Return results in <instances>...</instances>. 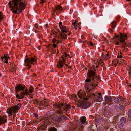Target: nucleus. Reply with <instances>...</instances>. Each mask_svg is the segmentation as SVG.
Wrapping results in <instances>:
<instances>
[{
    "mask_svg": "<svg viewBox=\"0 0 131 131\" xmlns=\"http://www.w3.org/2000/svg\"><path fill=\"white\" fill-rule=\"evenodd\" d=\"M25 0H12L9 2L8 5L13 13L19 14L24 9L26 6L24 3Z\"/></svg>",
    "mask_w": 131,
    "mask_h": 131,
    "instance_id": "obj_1",
    "label": "nucleus"
},
{
    "mask_svg": "<svg viewBox=\"0 0 131 131\" xmlns=\"http://www.w3.org/2000/svg\"><path fill=\"white\" fill-rule=\"evenodd\" d=\"M21 105V103H19L17 105L9 108L7 110V112L10 115H12L15 114L20 109Z\"/></svg>",
    "mask_w": 131,
    "mask_h": 131,
    "instance_id": "obj_2",
    "label": "nucleus"
},
{
    "mask_svg": "<svg viewBox=\"0 0 131 131\" xmlns=\"http://www.w3.org/2000/svg\"><path fill=\"white\" fill-rule=\"evenodd\" d=\"M127 37V36L126 34H121L120 38L118 39V40L120 41L122 45V48H124V49H123V50L126 49L125 48V47L128 46L127 44L125 42V38Z\"/></svg>",
    "mask_w": 131,
    "mask_h": 131,
    "instance_id": "obj_3",
    "label": "nucleus"
},
{
    "mask_svg": "<svg viewBox=\"0 0 131 131\" xmlns=\"http://www.w3.org/2000/svg\"><path fill=\"white\" fill-rule=\"evenodd\" d=\"M88 99L87 98L84 99V100L82 102H80L77 105L78 106H81L83 108L85 109L88 108L90 105L89 102L86 101Z\"/></svg>",
    "mask_w": 131,
    "mask_h": 131,
    "instance_id": "obj_4",
    "label": "nucleus"
},
{
    "mask_svg": "<svg viewBox=\"0 0 131 131\" xmlns=\"http://www.w3.org/2000/svg\"><path fill=\"white\" fill-rule=\"evenodd\" d=\"M36 59L33 58H27L25 60V65L28 67V69L30 68L31 66L29 64H32L33 62H35Z\"/></svg>",
    "mask_w": 131,
    "mask_h": 131,
    "instance_id": "obj_5",
    "label": "nucleus"
},
{
    "mask_svg": "<svg viewBox=\"0 0 131 131\" xmlns=\"http://www.w3.org/2000/svg\"><path fill=\"white\" fill-rule=\"evenodd\" d=\"M70 106L66 103H59L58 109L61 110H66V109L70 108Z\"/></svg>",
    "mask_w": 131,
    "mask_h": 131,
    "instance_id": "obj_6",
    "label": "nucleus"
},
{
    "mask_svg": "<svg viewBox=\"0 0 131 131\" xmlns=\"http://www.w3.org/2000/svg\"><path fill=\"white\" fill-rule=\"evenodd\" d=\"M96 70H95L94 71L92 70H88L87 74L88 78H95L96 77Z\"/></svg>",
    "mask_w": 131,
    "mask_h": 131,
    "instance_id": "obj_7",
    "label": "nucleus"
},
{
    "mask_svg": "<svg viewBox=\"0 0 131 131\" xmlns=\"http://www.w3.org/2000/svg\"><path fill=\"white\" fill-rule=\"evenodd\" d=\"M66 118V116L64 115H62L61 116L56 117L54 118V120L56 122H57L58 123H59L62 121L63 119H65Z\"/></svg>",
    "mask_w": 131,
    "mask_h": 131,
    "instance_id": "obj_8",
    "label": "nucleus"
},
{
    "mask_svg": "<svg viewBox=\"0 0 131 131\" xmlns=\"http://www.w3.org/2000/svg\"><path fill=\"white\" fill-rule=\"evenodd\" d=\"M65 63V60L63 57H61L60 58L58 62V64L57 65V67L58 68H62L63 65Z\"/></svg>",
    "mask_w": 131,
    "mask_h": 131,
    "instance_id": "obj_9",
    "label": "nucleus"
},
{
    "mask_svg": "<svg viewBox=\"0 0 131 131\" xmlns=\"http://www.w3.org/2000/svg\"><path fill=\"white\" fill-rule=\"evenodd\" d=\"M91 90V89L90 90L88 87H87L86 92H87V94H88V98H91L94 100L93 101H96V99H95V94L93 93L92 94H91L89 93V92Z\"/></svg>",
    "mask_w": 131,
    "mask_h": 131,
    "instance_id": "obj_10",
    "label": "nucleus"
},
{
    "mask_svg": "<svg viewBox=\"0 0 131 131\" xmlns=\"http://www.w3.org/2000/svg\"><path fill=\"white\" fill-rule=\"evenodd\" d=\"M25 87V85H23L21 84H18L15 88V91L17 92L19 91H23Z\"/></svg>",
    "mask_w": 131,
    "mask_h": 131,
    "instance_id": "obj_11",
    "label": "nucleus"
},
{
    "mask_svg": "<svg viewBox=\"0 0 131 131\" xmlns=\"http://www.w3.org/2000/svg\"><path fill=\"white\" fill-rule=\"evenodd\" d=\"M82 90L79 91L78 93V95L80 99H83L86 96V94L85 92L84 91L82 92Z\"/></svg>",
    "mask_w": 131,
    "mask_h": 131,
    "instance_id": "obj_12",
    "label": "nucleus"
},
{
    "mask_svg": "<svg viewBox=\"0 0 131 131\" xmlns=\"http://www.w3.org/2000/svg\"><path fill=\"white\" fill-rule=\"evenodd\" d=\"M0 119L1 120L2 124H4L6 123L7 121V118L4 115L0 116Z\"/></svg>",
    "mask_w": 131,
    "mask_h": 131,
    "instance_id": "obj_13",
    "label": "nucleus"
},
{
    "mask_svg": "<svg viewBox=\"0 0 131 131\" xmlns=\"http://www.w3.org/2000/svg\"><path fill=\"white\" fill-rule=\"evenodd\" d=\"M112 97L111 96H105V101H106L107 103L109 104H110L112 103V102L111 101Z\"/></svg>",
    "mask_w": 131,
    "mask_h": 131,
    "instance_id": "obj_14",
    "label": "nucleus"
},
{
    "mask_svg": "<svg viewBox=\"0 0 131 131\" xmlns=\"http://www.w3.org/2000/svg\"><path fill=\"white\" fill-rule=\"evenodd\" d=\"M60 28L61 29L62 33L64 32H67L69 31L68 30L66 26H61V27H60Z\"/></svg>",
    "mask_w": 131,
    "mask_h": 131,
    "instance_id": "obj_15",
    "label": "nucleus"
},
{
    "mask_svg": "<svg viewBox=\"0 0 131 131\" xmlns=\"http://www.w3.org/2000/svg\"><path fill=\"white\" fill-rule=\"evenodd\" d=\"M103 99L101 95H99L97 97L96 99V101L97 102H100Z\"/></svg>",
    "mask_w": 131,
    "mask_h": 131,
    "instance_id": "obj_16",
    "label": "nucleus"
},
{
    "mask_svg": "<svg viewBox=\"0 0 131 131\" xmlns=\"http://www.w3.org/2000/svg\"><path fill=\"white\" fill-rule=\"evenodd\" d=\"M123 103L122 105L119 104V109L122 111L124 110L126 108V106H125L123 105Z\"/></svg>",
    "mask_w": 131,
    "mask_h": 131,
    "instance_id": "obj_17",
    "label": "nucleus"
},
{
    "mask_svg": "<svg viewBox=\"0 0 131 131\" xmlns=\"http://www.w3.org/2000/svg\"><path fill=\"white\" fill-rule=\"evenodd\" d=\"M118 127L121 129H123L125 127V125L124 124L121 123L118 125Z\"/></svg>",
    "mask_w": 131,
    "mask_h": 131,
    "instance_id": "obj_18",
    "label": "nucleus"
},
{
    "mask_svg": "<svg viewBox=\"0 0 131 131\" xmlns=\"http://www.w3.org/2000/svg\"><path fill=\"white\" fill-rule=\"evenodd\" d=\"M55 8L56 9V10H59L60 11H61L62 10V6L59 5H57Z\"/></svg>",
    "mask_w": 131,
    "mask_h": 131,
    "instance_id": "obj_19",
    "label": "nucleus"
},
{
    "mask_svg": "<svg viewBox=\"0 0 131 131\" xmlns=\"http://www.w3.org/2000/svg\"><path fill=\"white\" fill-rule=\"evenodd\" d=\"M116 22L115 21H113L111 24V26L114 28L116 25Z\"/></svg>",
    "mask_w": 131,
    "mask_h": 131,
    "instance_id": "obj_20",
    "label": "nucleus"
},
{
    "mask_svg": "<svg viewBox=\"0 0 131 131\" xmlns=\"http://www.w3.org/2000/svg\"><path fill=\"white\" fill-rule=\"evenodd\" d=\"M81 120L82 123V124H84L86 120V118L85 117L83 116L81 117Z\"/></svg>",
    "mask_w": 131,
    "mask_h": 131,
    "instance_id": "obj_21",
    "label": "nucleus"
},
{
    "mask_svg": "<svg viewBox=\"0 0 131 131\" xmlns=\"http://www.w3.org/2000/svg\"><path fill=\"white\" fill-rule=\"evenodd\" d=\"M57 129L54 127H51L49 129L48 131H57Z\"/></svg>",
    "mask_w": 131,
    "mask_h": 131,
    "instance_id": "obj_22",
    "label": "nucleus"
},
{
    "mask_svg": "<svg viewBox=\"0 0 131 131\" xmlns=\"http://www.w3.org/2000/svg\"><path fill=\"white\" fill-rule=\"evenodd\" d=\"M5 55H6V56H5V55H4V57H2V59L3 61L4 60V59H8L9 58V57L8 56V54H5Z\"/></svg>",
    "mask_w": 131,
    "mask_h": 131,
    "instance_id": "obj_23",
    "label": "nucleus"
},
{
    "mask_svg": "<svg viewBox=\"0 0 131 131\" xmlns=\"http://www.w3.org/2000/svg\"><path fill=\"white\" fill-rule=\"evenodd\" d=\"M126 121V118L124 117H122L120 119V122L121 123H123L125 122Z\"/></svg>",
    "mask_w": 131,
    "mask_h": 131,
    "instance_id": "obj_24",
    "label": "nucleus"
},
{
    "mask_svg": "<svg viewBox=\"0 0 131 131\" xmlns=\"http://www.w3.org/2000/svg\"><path fill=\"white\" fill-rule=\"evenodd\" d=\"M102 121V119L100 118H99L97 119L96 122L97 123L99 124L101 123V122Z\"/></svg>",
    "mask_w": 131,
    "mask_h": 131,
    "instance_id": "obj_25",
    "label": "nucleus"
},
{
    "mask_svg": "<svg viewBox=\"0 0 131 131\" xmlns=\"http://www.w3.org/2000/svg\"><path fill=\"white\" fill-rule=\"evenodd\" d=\"M95 79V78H92V80L91 81L92 84L91 85L92 86H93V85L96 83V81L94 79Z\"/></svg>",
    "mask_w": 131,
    "mask_h": 131,
    "instance_id": "obj_26",
    "label": "nucleus"
},
{
    "mask_svg": "<svg viewBox=\"0 0 131 131\" xmlns=\"http://www.w3.org/2000/svg\"><path fill=\"white\" fill-rule=\"evenodd\" d=\"M114 102L116 104H118L119 103V99L117 98H116L114 99Z\"/></svg>",
    "mask_w": 131,
    "mask_h": 131,
    "instance_id": "obj_27",
    "label": "nucleus"
},
{
    "mask_svg": "<svg viewBox=\"0 0 131 131\" xmlns=\"http://www.w3.org/2000/svg\"><path fill=\"white\" fill-rule=\"evenodd\" d=\"M46 103L44 101H40V105H46Z\"/></svg>",
    "mask_w": 131,
    "mask_h": 131,
    "instance_id": "obj_28",
    "label": "nucleus"
},
{
    "mask_svg": "<svg viewBox=\"0 0 131 131\" xmlns=\"http://www.w3.org/2000/svg\"><path fill=\"white\" fill-rule=\"evenodd\" d=\"M62 110H60L59 109L57 111V113L58 114H60L61 115L62 114H63V112H62Z\"/></svg>",
    "mask_w": 131,
    "mask_h": 131,
    "instance_id": "obj_29",
    "label": "nucleus"
},
{
    "mask_svg": "<svg viewBox=\"0 0 131 131\" xmlns=\"http://www.w3.org/2000/svg\"><path fill=\"white\" fill-rule=\"evenodd\" d=\"M43 118L46 120H47L49 118V116L47 114L45 115L43 117Z\"/></svg>",
    "mask_w": 131,
    "mask_h": 131,
    "instance_id": "obj_30",
    "label": "nucleus"
},
{
    "mask_svg": "<svg viewBox=\"0 0 131 131\" xmlns=\"http://www.w3.org/2000/svg\"><path fill=\"white\" fill-rule=\"evenodd\" d=\"M59 103H57L53 104V106L54 107L56 108H58V109L59 106Z\"/></svg>",
    "mask_w": 131,
    "mask_h": 131,
    "instance_id": "obj_31",
    "label": "nucleus"
},
{
    "mask_svg": "<svg viewBox=\"0 0 131 131\" xmlns=\"http://www.w3.org/2000/svg\"><path fill=\"white\" fill-rule=\"evenodd\" d=\"M128 117L130 118H131V111L129 110L128 112Z\"/></svg>",
    "mask_w": 131,
    "mask_h": 131,
    "instance_id": "obj_32",
    "label": "nucleus"
},
{
    "mask_svg": "<svg viewBox=\"0 0 131 131\" xmlns=\"http://www.w3.org/2000/svg\"><path fill=\"white\" fill-rule=\"evenodd\" d=\"M67 36L65 34H64L62 38H61V39H67Z\"/></svg>",
    "mask_w": 131,
    "mask_h": 131,
    "instance_id": "obj_33",
    "label": "nucleus"
},
{
    "mask_svg": "<svg viewBox=\"0 0 131 131\" xmlns=\"http://www.w3.org/2000/svg\"><path fill=\"white\" fill-rule=\"evenodd\" d=\"M119 98L120 101L121 102L125 100V98L122 96H120L119 97Z\"/></svg>",
    "mask_w": 131,
    "mask_h": 131,
    "instance_id": "obj_34",
    "label": "nucleus"
},
{
    "mask_svg": "<svg viewBox=\"0 0 131 131\" xmlns=\"http://www.w3.org/2000/svg\"><path fill=\"white\" fill-rule=\"evenodd\" d=\"M16 97L17 99H21V97H20V95H19L17 93V94L16 95Z\"/></svg>",
    "mask_w": 131,
    "mask_h": 131,
    "instance_id": "obj_35",
    "label": "nucleus"
},
{
    "mask_svg": "<svg viewBox=\"0 0 131 131\" xmlns=\"http://www.w3.org/2000/svg\"><path fill=\"white\" fill-rule=\"evenodd\" d=\"M124 105H125L126 106L128 105L130 103L129 102L126 103V101H124V103H123Z\"/></svg>",
    "mask_w": 131,
    "mask_h": 131,
    "instance_id": "obj_36",
    "label": "nucleus"
},
{
    "mask_svg": "<svg viewBox=\"0 0 131 131\" xmlns=\"http://www.w3.org/2000/svg\"><path fill=\"white\" fill-rule=\"evenodd\" d=\"M34 90V88L32 87H30L29 89V91L31 93H32L33 92V90Z\"/></svg>",
    "mask_w": 131,
    "mask_h": 131,
    "instance_id": "obj_37",
    "label": "nucleus"
},
{
    "mask_svg": "<svg viewBox=\"0 0 131 131\" xmlns=\"http://www.w3.org/2000/svg\"><path fill=\"white\" fill-rule=\"evenodd\" d=\"M56 9L54 8L53 10H52L51 12L52 13V15H53V16L54 15L55 16V15H53V14L56 12Z\"/></svg>",
    "mask_w": 131,
    "mask_h": 131,
    "instance_id": "obj_38",
    "label": "nucleus"
},
{
    "mask_svg": "<svg viewBox=\"0 0 131 131\" xmlns=\"http://www.w3.org/2000/svg\"><path fill=\"white\" fill-rule=\"evenodd\" d=\"M91 78H88V79H86L85 80V81L86 82H90L91 81V80L90 79Z\"/></svg>",
    "mask_w": 131,
    "mask_h": 131,
    "instance_id": "obj_39",
    "label": "nucleus"
},
{
    "mask_svg": "<svg viewBox=\"0 0 131 131\" xmlns=\"http://www.w3.org/2000/svg\"><path fill=\"white\" fill-rule=\"evenodd\" d=\"M83 126L82 125H81L80 126V127L79 128V129L81 131V130H82L83 129Z\"/></svg>",
    "mask_w": 131,
    "mask_h": 131,
    "instance_id": "obj_40",
    "label": "nucleus"
},
{
    "mask_svg": "<svg viewBox=\"0 0 131 131\" xmlns=\"http://www.w3.org/2000/svg\"><path fill=\"white\" fill-rule=\"evenodd\" d=\"M2 15L1 14V12H0V22H1L2 21V20L3 19V18L2 16Z\"/></svg>",
    "mask_w": 131,
    "mask_h": 131,
    "instance_id": "obj_41",
    "label": "nucleus"
},
{
    "mask_svg": "<svg viewBox=\"0 0 131 131\" xmlns=\"http://www.w3.org/2000/svg\"><path fill=\"white\" fill-rule=\"evenodd\" d=\"M122 34L121 33H120V35H116L115 36V37L116 38H118V39H119L120 38V37L121 36V34Z\"/></svg>",
    "mask_w": 131,
    "mask_h": 131,
    "instance_id": "obj_42",
    "label": "nucleus"
},
{
    "mask_svg": "<svg viewBox=\"0 0 131 131\" xmlns=\"http://www.w3.org/2000/svg\"><path fill=\"white\" fill-rule=\"evenodd\" d=\"M34 115V117L36 118H38V115L36 113H34L33 114Z\"/></svg>",
    "mask_w": 131,
    "mask_h": 131,
    "instance_id": "obj_43",
    "label": "nucleus"
},
{
    "mask_svg": "<svg viewBox=\"0 0 131 131\" xmlns=\"http://www.w3.org/2000/svg\"><path fill=\"white\" fill-rule=\"evenodd\" d=\"M35 101L37 102L36 104L37 105H40V101H38L37 100H35Z\"/></svg>",
    "mask_w": 131,
    "mask_h": 131,
    "instance_id": "obj_44",
    "label": "nucleus"
},
{
    "mask_svg": "<svg viewBox=\"0 0 131 131\" xmlns=\"http://www.w3.org/2000/svg\"><path fill=\"white\" fill-rule=\"evenodd\" d=\"M72 24L74 27H75L77 25L76 21H75L74 22L72 23Z\"/></svg>",
    "mask_w": 131,
    "mask_h": 131,
    "instance_id": "obj_45",
    "label": "nucleus"
},
{
    "mask_svg": "<svg viewBox=\"0 0 131 131\" xmlns=\"http://www.w3.org/2000/svg\"><path fill=\"white\" fill-rule=\"evenodd\" d=\"M89 44L91 46H93L94 44L93 43L91 42H89Z\"/></svg>",
    "mask_w": 131,
    "mask_h": 131,
    "instance_id": "obj_46",
    "label": "nucleus"
},
{
    "mask_svg": "<svg viewBox=\"0 0 131 131\" xmlns=\"http://www.w3.org/2000/svg\"><path fill=\"white\" fill-rule=\"evenodd\" d=\"M20 95H24V96L25 95H25V94L24 92H20Z\"/></svg>",
    "mask_w": 131,
    "mask_h": 131,
    "instance_id": "obj_47",
    "label": "nucleus"
},
{
    "mask_svg": "<svg viewBox=\"0 0 131 131\" xmlns=\"http://www.w3.org/2000/svg\"><path fill=\"white\" fill-rule=\"evenodd\" d=\"M35 26L36 28L38 29V24H35Z\"/></svg>",
    "mask_w": 131,
    "mask_h": 131,
    "instance_id": "obj_48",
    "label": "nucleus"
},
{
    "mask_svg": "<svg viewBox=\"0 0 131 131\" xmlns=\"http://www.w3.org/2000/svg\"><path fill=\"white\" fill-rule=\"evenodd\" d=\"M24 93L25 95H28L29 94V92L26 91H25V92H24Z\"/></svg>",
    "mask_w": 131,
    "mask_h": 131,
    "instance_id": "obj_49",
    "label": "nucleus"
},
{
    "mask_svg": "<svg viewBox=\"0 0 131 131\" xmlns=\"http://www.w3.org/2000/svg\"><path fill=\"white\" fill-rule=\"evenodd\" d=\"M4 60L5 61V62L6 63H8V59H4Z\"/></svg>",
    "mask_w": 131,
    "mask_h": 131,
    "instance_id": "obj_50",
    "label": "nucleus"
},
{
    "mask_svg": "<svg viewBox=\"0 0 131 131\" xmlns=\"http://www.w3.org/2000/svg\"><path fill=\"white\" fill-rule=\"evenodd\" d=\"M57 40L56 39H55L54 38L52 40V42L53 43H55L56 42V41Z\"/></svg>",
    "mask_w": 131,
    "mask_h": 131,
    "instance_id": "obj_51",
    "label": "nucleus"
},
{
    "mask_svg": "<svg viewBox=\"0 0 131 131\" xmlns=\"http://www.w3.org/2000/svg\"><path fill=\"white\" fill-rule=\"evenodd\" d=\"M53 47L54 48H55L57 46V45L56 44H55V43H54L53 45Z\"/></svg>",
    "mask_w": 131,
    "mask_h": 131,
    "instance_id": "obj_52",
    "label": "nucleus"
},
{
    "mask_svg": "<svg viewBox=\"0 0 131 131\" xmlns=\"http://www.w3.org/2000/svg\"><path fill=\"white\" fill-rule=\"evenodd\" d=\"M62 23L61 22H60L59 23V26L60 27H61V26H62Z\"/></svg>",
    "mask_w": 131,
    "mask_h": 131,
    "instance_id": "obj_53",
    "label": "nucleus"
},
{
    "mask_svg": "<svg viewBox=\"0 0 131 131\" xmlns=\"http://www.w3.org/2000/svg\"><path fill=\"white\" fill-rule=\"evenodd\" d=\"M99 130L100 131H103V130L102 127H100L99 128Z\"/></svg>",
    "mask_w": 131,
    "mask_h": 131,
    "instance_id": "obj_54",
    "label": "nucleus"
},
{
    "mask_svg": "<svg viewBox=\"0 0 131 131\" xmlns=\"http://www.w3.org/2000/svg\"><path fill=\"white\" fill-rule=\"evenodd\" d=\"M41 2H40L41 4H43L45 2V0H41Z\"/></svg>",
    "mask_w": 131,
    "mask_h": 131,
    "instance_id": "obj_55",
    "label": "nucleus"
},
{
    "mask_svg": "<svg viewBox=\"0 0 131 131\" xmlns=\"http://www.w3.org/2000/svg\"><path fill=\"white\" fill-rule=\"evenodd\" d=\"M33 102L34 104H37V102L36 101H35V100H33Z\"/></svg>",
    "mask_w": 131,
    "mask_h": 131,
    "instance_id": "obj_56",
    "label": "nucleus"
},
{
    "mask_svg": "<svg viewBox=\"0 0 131 131\" xmlns=\"http://www.w3.org/2000/svg\"><path fill=\"white\" fill-rule=\"evenodd\" d=\"M20 97H21V99L22 98H23L24 97V95H20Z\"/></svg>",
    "mask_w": 131,
    "mask_h": 131,
    "instance_id": "obj_57",
    "label": "nucleus"
},
{
    "mask_svg": "<svg viewBox=\"0 0 131 131\" xmlns=\"http://www.w3.org/2000/svg\"><path fill=\"white\" fill-rule=\"evenodd\" d=\"M117 57L118 58H121L122 57V56H117Z\"/></svg>",
    "mask_w": 131,
    "mask_h": 131,
    "instance_id": "obj_58",
    "label": "nucleus"
},
{
    "mask_svg": "<svg viewBox=\"0 0 131 131\" xmlns=\"http://www.w3.org/2000/svg\"><path fill=\"white\" fill-rule=\"evenodd\" d=\"M52 45V44H49L47 46V48H48L49 47H50V46H51Z\"/></svg>",
    "mask_w": 131,
    "mask_h": 131,
    "instance_id": "obj_59",
    "label": "nucleus"
},
{
    "mask_svg": "<svg viewBox=\"0 0 131 131\" xmlns=\"http://www.w3.org/2000/svg\"><path fill=\"white\" fill-rule=\"evenodd\" d=\"M64 34H63L62 33L61 34L60 36H61V38H62Z\"/></svg>",
    "mask_w": 131,
    "mask_h": 131,
    "instance_id": "obj_60",
    "label": "nucleus"
},
{
    "mask_svg": "<svg viewBox=\"0 0 131 131\" xmlns=\"http://www.w3.org/2000/svg\"><path fill=\"white\" fill-rule=\"evenodd\" d=\"M95 67L94 65H93L91 68V69H93Z\"/></svg>",
    "mask_w": 131,
    "mask_h": 131,
    "instance_id": "obj_61",
    "label": "nucleus"
},
{
    "mask_svg": "<svg viewBox=\"0 0 131 131\" xmlns=\"http://www.w3.org/2000/svg\"><path fill=\"white\" fill-rule=\"evenodd\" d=\"M64 55H65V57H67V54H66V53H65L64 54Z\"/></svg>",
    "mask_w": 131,
    "mask_h": 131,
    "instance_id": "obj_62",
    "label": "nucleus"
},
{
    "mask_svg": "<svg viewBox=\"0 0 131 131\" xmlns=\"http://www.w3.org/2000/svg\"><path fill=\"white\" fill-rule=\"evenodd\" d=\"M25 91L27 92V91H28V89H25Z\"/></svg>",
    "mask_w": 131,
    "mask_h": 131,
    "instance_id": "obj_63",
    "label": "nucleus"
},
{
    "mask_svg": "<svg viewBox=\"0 0 131 131\" xmlns=\"http://www.w3.org/2000/svg\"><path fill=\"white\" fill-rule=\"evenodd\" d=\"M97 84L95 85H93V86L95 87L96 86H97Z\"/></svg>",
    "mask_w": 131,
    "mask_h": 131,
    "instance_id": "obj_64",
    "label": "nucleus"
}]
</instances>
